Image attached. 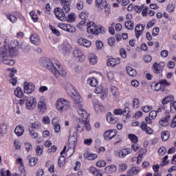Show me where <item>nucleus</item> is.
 <instances>
[{
	"instance_id": "obj_46",
	"label": "nucleus",
	"mask_w": 176,
	"mask_h": 176,
	"mask_svg": "<svg viewBox=\"0 0 176 176\" xmlns=\"http://www.w3.org/2000/svg\"><path fill=\"white\" fill-rule=\"evenodd\" d=\"M105 170H108L109 173H116V166L110 165L105 168Z\"/></svg>"
},
{
	"instance_id": "obj_37",
	"label": "nucleus",
	"mask_w": 176,
	"mask_h": 176,
	"mask_svg": "<svg viewBox=\"0 0 176 176\" xmlns=\"http://www.w3.org/2000/svg\"><path fill=\"white\" fill-rule=\"evenodd\" d=\"M89 61L90 64L94 65V64H97V56L94 55V54H90L88 56Z\"/></svg>"
},
{
	"instance_id": "obj_22",
	"label": "nucleus",
	"mask_w": 176,
	"mask_h": 176,
	"mask_svg": "<svg viewBox=\"0 0 176 176\" xmlns=\"http://www.w3.org/2000/svg\"><path fill=\"white\" fill-rule=\"evenodd\" d=\"M110 91L113 94V98L115 101H118L119 100V89L116 87V86H111L110 88Z\"/></svg>"
},
{
	"instance_id": "obj_7",
	"label": "nucleus",
	"mask_w": 176,
	"mask_h": 176,
	"mask_svg": "<svg viewBox=\"0 0 176 176\" xmlns=\"http://www.w3.org/2000/svg\"><path fill=\"white\" fill-rule=\"evenodd\" d=\"M82 118H78L77 120V124L76 125L78 129H82L83 127V125L85 127V129L87 131H90L91 130V126H90V124L87 122V116L86 118L82 117Z\"/></svg>"
},
{
	"instance_id": "obj_42",
	"label": "nucleus",
	"mask_w": 176,
	"mask_h": 176,
	"mask_svg": "<svg viewBox=\"0 0 176 176\" xmlns=\"http://www.w3.org/2000/svg\"><path fill=\"white\" fill-rule=\"evenodd\" d=\"M32 128L36 129V130H41V129H42V124L38 121H36L32 123Z\"/></svg>"
},
{
	"instance_id": "obj_47",
	"label": "nucleus",
	"mask_w": 176,
	"mask_h": 176,
	"mask_svg": "<svg viewBox=\"0 0 176 176\" xmlns=\"http://www.w3.org/2000/svg\"><path fill=\"white\" fill-rule=\"evenodd\" d=\"M118 170L120 173H123L127 170V164H120L118 166Z\"/></svg>"
},
{
	"instance_id": "obj_30",
	"label": "nucleus",
	"mask_w": 176,
	"mask_h": 176,
	"mask_svg": "<svg viewBox=\"0 0 176 176\" xmlns=\"http://www.w3.org/2000/svg\"><path fill=\"white\" fill-rule=\"evenodd\" d=\"M70 50H71V45L69 44L65 43L62 45V51L63 54H69Z\"/></svg>"
},
{
	"instance_id": "obj_45",
	"label": "nucleus",
	"mask_w": 176,
	"mask_h": 176,
	"mask_svg": "<svg viewBox=\"0 0 176 176\" xmlns=\"http://www.w3.org/2000/svg\"><path fill=\"white\" fill-rule=\"evenodd\" d=\"M75 19H76V16L74 13H70L67 15V21L69 23H74Z\"/></svg>"
},
{
	"instance_id": "obj_21",
	"label": "nucleus",
	"mask_w": 176,
	"mask_h": 176,
	"mask_svg": "<svg viewBox=\"0 0 176 176\" xmlns=\"http://www.w3.org/2000/svg\"><path fill=\"white\" fill-rule=\"evenodd\" d=\"M53 74L56 78H60V76H65V75H67V72L63 69L61 66L59 65V68L55 69Z\"/></svg>"
},
{
	"instance_id": "obj_40",
	"label": "nucleus",
	"mask_w": 176,
	"mask_h": 176,
	"mask_svg": "<svg viewBox=\"0 0 176 176\" xmlns=\"http://www.w3.org/2000/svg\"><path fill=\"white\" fill-rule=\"evenodd\" d=\"M126 72L130 76H135L137 75V71L131 67H126Z\"/></svg>"
},
{
	"instance_id": "obj_59",
	"label": "nucleus",
	"mask_w": 176,
	"mask_h": 176,
	"mask_svg": "<svg viewBox=\"0 0 176 176\" xmlns=\"http://www.w3.org/2000/svg\"><path fill=\"white\" fill-rule=\"evenodd\" d=\"M43 152V148L41 146H38L36 149V153L38 155V156H41Z\"/></svg>"
},
{
	"instance_id": "obj_54",
	"label": "nucleus",
	"mask_w": 176,
	"mask_h": 176,
	"mask_svg": "<svg viewBox=\"0 0 176 176\" xmlns=\"http://www.w3.org/2000/svg\"><path fill=\"white\" fill-rule=\"evenodd\" d=\"M76 8L78 10H82V9H83V1L78 0L76 1Z\"/></svg>"
},
{
	"instance_id": "obj_63",
	"label": "nucleus",
	"mask_w": 176,
	"mask_h": 176,
	"mask_svg": "<svg viewBox=\"0 0 176 176\" xmlns=\"http://www.w3.org/2000/svg\"><path fill=\"white\" fill-rule=\"evenodd\" d=\"M19 171L22 176H27V172H25V169L24 168V166H20Z\"/></svg>"
},
{
	"instance_id": "obj_2",
	"label": "nucleus",
	"mask_w": 176,
	"mask_h": 176,
	"mask_svg": "<svg viewBox=\"0 0 176 176\" xmlns=\"http://www.w3.org/2000/svg\"><path fill=\"white\" fill-rule=\"evenodd\" d=\"M87 26V33L93 34L94 35H98L99 34H105V28L100 26H97L94 22H89L86 25Z\"/></svg>"
},
{
	"instance_id": "obj_11",
	"label": "nucleus",
	"mask_w": 176,
	"mask_h": 176,
	"mask_svg": "<svg viewBox=\"0 0 176 176\" xmlns=\"http://www.w3.org/2000/svg\"><path fill=\"white\" fill-rule=\"evenodd\" d=\"M3 58H9V49L5 45L0 47V61Z\"/></svg>"
},
{
	"instance_id": "obj_5",
	"label": "nucleus",
	"mask_w": 176,
	"mask_h": 176,
	"mask_svg": "<svg viewBox=\"0 0 176 176\" xmlns=\"http://www.w3.org/2000/svg\"><path fill=\"white\" fill-rule=\"evenodd\" d=\"M41 65H43V67H45V68H47V69L51 71L52 72V74H54V72L55 69H56V68H60V65L56 64L54 65V64H53V62L52 61V60H50L49 58L43 60L41 61Z\"/></svg>"
},
{
	"instance_id": "obj_55",
	"label": "nucleus",
	"mask_w": 176,
	"mask_h": 176,
	"mask_svg": "<svg viewBox=\"0 0 176 176\" xmlns=\"http://www.w3.org/2000/svg\"><path fill=\"white\" fill-rule=\"evenodd\" d=\"M96 49H98V50H101V49L104 47V43H102V41H96Z\"/></svg>"
},
{
	"instance_id": "obj_23",
	"label": "nucleus",
	"mask_w": 176,
	"mask_h": 176,
	"mask_svg": "<svg viewBox=\"0 0 176 176\" xmlns=\"http://www.w3.org/2000/svg\"><path fill=\"white\" fill-rule=\"evenodd\" d=\"M144 30H145V25H143L141 24L136 25L135 31V36H136V38H138H138H140V36H141V35H142V32Z\"/></svg>"
},
{
	"instance_id": "obj_25",
	"label": "nucleus",
	"mask_w": 176,
	"mask_h": 176,
	"mask_svg": "<svg viewBox=\"0 0 176 176\" xmlns=\"http://www.w3.org/2000/svg\"><path fill=\"white\" fill-rule=\"evenodd\" d=\"M30 42L33 43V45H38L41 43V37H39L36 34H33L30 36Z\"/></svg>"
},
{
	"instance_id": "obj_1",
	"label": "nucleus",
	"mask_w": 176,
	"mask_h": 176,
	"mask_svg": "<svg viewBox=\"0 0 176 176\" xmlns=\"http://www.w3.org/2000/svg\"><path fill=\"white\" fill-rule=\"evenodd\" d=\"M67 93L71 96L72 98L74 100L76 106L78 107V112L81 118H87V111L83 109V99L80 98L78 92L72 85H69L67 86Z\"/></svg>"
},
{
	"instance_id": "obj_24",
	"label": "nucleus",
	"mask_w": 176,
	"mask_h": 176,
	"mask_svg": "<svg viewBox=\"0 0 176 176\" xmlns=\"http://www.w3.org/2000/svg\"><path fill=\"white\" fill-rule=\"evenodd\" d=\"M140 128L142 129V131H144L146 133V134H152V133H153V130H152L151 127H148V125L144 121L141 122Z\"/></svg>"
},
{
	"instance_id": "obj_43",
	"label": "nucleus",
	"mask_w": 176,
	"mask_h": 176,
	"mask_svg": "<svg viewBox=\"0 0 176 176\" xmlns=\"http://www.w3.org/2000/svg\"><path fill=\"white\" fill-rule=\"evenodd\" d=\"M129 140H131V142H133V144H137V142H138V138L137 137V135H135L134 134H129Z\"/></svg>"
},
{
	"instance_id": "obj_27",
	"label": "nucleus",
	"mask_w": 176,
	"mask_h": 176,
	"mask_svg": "<svg viewBox=\"0 0 176 176\" xmlns=\"http://www.w3.org/2000/svg\"><path fill=\"white\" fill-rule=\"evenodd\" d=\"M131 152H133V149L130 148H124L119 152L118 156L119 157H124L129 153H131Z\"/></svg>"
},
{
	"instance_id": "obj_62",
	"label": "nucleus",
	"mask_w": 176,
	"mask_h": 176,
	"mask_svg": "<svg viewBox=\"0 0 176 176\" xmlns=\"http://www.w3.org/2000/svg\"><path fill=\"white\" fill-rule=\"evenodd\" d=\"M166 152H167V149L166 148V147H164V146L161 147L158 150L159 155H161L162 156H163V155H164Z\"/></svg>"
},
{
	"instance_id": "obj_61",
	"label": "nucleus",
	"mask_w": 176,
	"mask_h": 176,
	"mask_svg": "<svg viewBox=\"0 0 176 176\" xmlns=\"http://www.w3.org/2000/svg\"><path fill=\"white\" fill-rule=\"evenodd\" d=\"M30 135L32 137V138H38L39 137L38 133L35 132L34 130L30 131Z\"/></svg>"
},
{
	"instance_id": "obj_57",
	"label": "nucleus",
	"mask_w": 176,
	"mask_h": 176,
	"mask_svg": "<svg viewBox=\"0 0 176 176\" xmlns=\"http://www.w3.org/2000/svg\"><path fill=\"white\" fill-rule=\"evenodd\" d=\"M144 8H145L144 5H142V6H134V9H135V12H137V13H141V12L144 9Z\"/></svg>"
},
{
	"instance_id": "obj_9",
	"label": "nucleus",
	"mask_w": 176,
	"mask_h": 176,
	"mask_svg": "<svg viewBox=\"0 0 176 176\" xmlns=\"http://www.w3.org/2000/svg\"><path fill=\"white\" fill-rule=\"evenodd\" d=\"M57 26L60 30L63 31H66L67 32H70L71 34H74V32H76V28L72 25L67 24L64 23H58Z\"/></svg>"
},
{
	"instance_id": "obj_8",
	"label": "nucleus",
	"mask_w": 176,
	"mask_h": 176,
	"mask_svg": "<svg viewBox=\"0 0 176 176\" xmlns=\"http://www.w3.org/2000/svg\"><path fill=\"white\" fill-rule=\"evenodd\" d=\"M96 4L97 8H99L100 10H104L107 14H109V12H111V6L109 4L107 3L105 1L102 0H96Z\"/></svg>"
},
{
	"instance_id": "obj_56",
	"label": "nucleus",
	"mask_w": 176,
	"mask_h": 176,
	"mask_svg": "<svg viewBox=\"0 0 176 176\" xmlns=\"http://www.w3.org/2000/svg\"><path fill=\"white\" fill-rule=\"evenodd\" d=\"M97 167H105L107 166V162L105 160H100L96 163Z\"/></svg>"
},
{
	"instance_id": "obj_49",
	"label": "nucleus",
	"mask_w": 176,
	"mask_h": 176,
	"mask_svg": "<svg viewBox=\"0 0 176 176\" xmlns=\"http://www.w3.org/2000/svg\"><path fill=\"white\" fill-rule=\"evenodd\" d=\"M140 107V100L138 98H134L133 100V108L137 109Z\"/></svg>"
},
{
	"instance_id": "obj_19",
	"label": "nucleus",
	"mask_w": 176,
	"mask_h": 176,
	"mask_svg": "<svg viewBox=\"0 0 176 176\" xmlns=\"http://www.w3.org/2000/svg\"><path fill=\"white\" fill-rule=\"evenodd\" d=\"M34 90L35 85H34V83L29 82L28 84H24V91L26 94H31Z\"/></svg>"
},
{
	"instance_id": "obj_35",
	"label": "nucleus",
	"mask_w": 176,
	"mask_h": 176,
	"mask_svg": "<svg viewBox=\"0 0 176 176\" xmlns=\"http://www.w3.org/2000/svg\"><path fill=\"white\" fill-rule=\"evenodd\" d=\"M117 64H119V60H117L116 58H110L107 60L109 67H115Z\"/></svg>"
},
{
	"instance_id": "obj_32",
	"label": "nucleus",
	"mask_w": 176,
	"mask_h": 176,
	"mask_svg": "<svg viewBox=\"0 0 176 176\" xmlns=\"http://www.w3.org/2000/svg\"><path fill=\"white\" fill-rule=\"evenodd\" d=\"M1 63H3L4 64H6V65H14L16 61H14V60L13 59H10L9 58H5L3 59H1V60H0Z\"/></svg>"
},
{
	"instance_id": "obj_58",
	"label": "nucleus",
	"mask_w": 176,
	"mask_h": 176,
	"mask_svg": "<svg viewBox=\"0 0 176 176\" xmlns=\"http://www.w3.org/2000/svg\"><path fill=\"white\" fill-rule=\"evenodd\" d=\"M149 118L151 119H155L156 117L157 116V112L156 111H151L150 113H149Z\"/></svg>"
},
{
	"instance_id": "obj_4",
	"label": "nucleus",
	"mask_w": 176,
	"mask_h": 176,
	"mask_svg": "<svg viewBox=\"0 0 176 176\" xmlns=\"http://www.w3.org/2000/svg\"><path fill=\"white\" fill-rule=\"evenodd\" d=\"M56 106L58 111L64 112V111H67L69 109L70 103L69 100H67L64 98H60L57 100Z\"/></svg>"
},
{
	"instance_id": "obj_38",
	"label": "nucleus",
	"mask_w": 176,
	"mask_h": 176,
	"mask_svg": "<svg viewBox=\"0 0 176 176\" xmlns=\"http://www.w3.org/2000/svg\"><path fill=\"white\" fill-rule=\"evenodd\" d=\"M21 49L25 52H30L31 50V46L28 43L23 42L21 45Z\"/></svg>"
},
{
	"instance_id": "obj_34",
	"label": "nucleus",
	"mask_w": 176,
	"mask_h": 176,
	"mask_svg": "<svg viewBox=\"0 0 176 176\" xmlns=\"http://www.w3.org/2000/svg\"><path fill=\"white\" fill-rule=\"evenodd\" d=\"M84 157L87 160H94L95 159H97L98 155L97 154L86 153L84 154Z\"/></svg>"
},
{
	"instance_id": "obj_3",
	"label": "nucleus",
	"mask_w": 176,
	"mask_h": 176,
	"mask_svg": "<svg viewBox=\"0 0 176 176\" xmlns=\"http://www.w3.org/2000/svg\"><path fill=\"white\" fill-rule=\"evenodd\" d=\"M9 57H16L19 55V41L14 40L8 47Z\"/></svg>"
},
{
	"instance_id": "obj_16",
	"label": "nucleus",
	"mask_w": 176,
	"mask_h": 176,
	"mask_svg": "<svg viewBox=\"0 0 176 176\" xmlns=\"http://www.w3.org/2000/svg\"><path fill=\"white\" fill-rule=\"evenodd\" d=\"M38 108L39 112H42V113L46 111V100H45L43 97L40 98V100L38 103Z\"/></svg>"
},
{
	"instance_id": "obj_18",
	"label": "nucleus",
	"mask_w": 176,
	"mask_h": 176,
	"mask_svg": "<svg viewBox=\"0 0 176 176\" xmlns=\"http://www.w3.org/2000/svg\"><path fill=\"white\" fill-rule=\"evenodd\" d=\"M164 62H160V63H155L153 64L155 74H161V72H163V68H164Z\"/></svg>"
},
{
	"instance_id": "obj_60",
	"label": "nucleus",
	"mask_w": 176,
	"mask_h": 176,
	"mask_svg": "<svg viewBox=\"0 0 176 176\" xmlns=\"http://www.w3.org/2000/svg\"><path fill=\"white\" fill-rule=\"evenodd\" d=\"M143 112H145V113H148V112L152 111V106H144L142 107Z\"/></svg>"
},
{
	"instance_id": "obj_13",
	"label": "nucleus",
	"mask_w": 176,
	"mask_h": 176,
	"mask_svg": "<svg viewBox=\"0 0 176 176\" xmlns=\"http://www.w3.org/2000/svg\"><path fill=\"white\" fill-rule=\"evenodd\" d=\"M115 135H116V130L115 129L106 131L104 133V138L106 141L112 140Z\"/></svg>"
},
{
	"instance_id": "obj_64",
	"label": "nucleus",
	"mask_w": 176,
	"mask_h": 176,
	"mask_svg": "<svg viewBox=\"0 0 176 176\" xmlns=\"http://www.w3.org/2000/svg\"><path fill=\"white\" fill-rule=\"evenodd\" d=\"M64 11V9L60 8H57L54 10L55 16L57 17L62 12Z\"/></svg>"
},
{
	"instance_id": "obj_15",
	"label": "nucleus",
	"mask_w": 176,
	"mask_h": 176,
	"mask_svg": "<svg viewBox=\"0 0 176 176\" xmlns=\"http://www.w3.org/2000/svg\"><path fill=\"white\" fill-rule=\"evenodd\" d=\"M77 43L80 46H84L85 47H90V46H91V41L85 38H79L77 40Z\"/></svg>"
},
{
	"instance_id": "obj_17",
	"label": "nucleus",
	"mask_w": 176,
	"mask_h": 176,
	"mask_svg": "<svg viewBox=\"0 0 176 176\" xmlns=\"http://www.w3.org/2000/svg\"><path fill=\"white\" fill-rule=\"evenodd\" d=\"M74 57H77L80 63L85 61V55L83 54V52H82V50H80L79 48L74 50Z\"/></svg>"
},
{
	"instance_id": "obj_20",
	"label": "nucleus",
	"mask_w": 176,
	"mask_h": 176,
	"mask_svg": "<svg viewBox=\"0 0 176 176\" xmlns=\"http://www.w3.org/2000/svg\"><path fill=\"white\" fill-rule=\"evenodd\" d=\"M170 116L171 115H170V113H168V114L166 116V117L162 118L159 123L161 126H162L163 127H167V126H168L169 122L170 120Z\"/></svg>"
},
{
	"instance_id": "obj_31",
	"label": "nucleus",
	"mask_w": 176,
	"mask_h": 176,
	"mask_svg": "<svg viewBox=\"0 0 176 176\" xmlns=\"http://www.w3.org/2000/svg\"><path fill=\"white\" fill-rule=\"evenodd\" d=\"M88 85H90L92 87H96L98 85V81L94 77H90L87 80Z\"/></svg>"
},
{
	"instance_id": "obj_53",
	"label": "nucleus",
	"mask_w": 176,
	"mask_h": 176,
	"mask_svg": "<svg viewBox=\"0 0 176 176\" xmlns=\"http://www.w3.org/2000/svg\"><path fill=\"white\" fill-rule=\"evenodd\" d=\"M94 108H95V111H96V112H100V111L101 112H102V110L104 109V106L99 104H96L94 105Z\"/></svg>"
},
{
	"instance_id": "obj_33",
	"label": "nucleus",
	"mask_w": 176,
	"mask_h": 176,
	"mask_svg": "<svg viewBox=\"0 0 176 176\" xmlns=\"http://www.w3.org/2000/svg\"><path fill=\"white\" fill-rule=\"evenodd\" d=\"M162 85L163 86H170V82H167V80L164 79L159 81V83L156 84V87L159 86L158 88H157V90H160L162 89Z\"/></svg>"
},
{
	"instance_id": "obj_48",
	"label": "nucleus",
	"mask_w": 176,
	"mask_h": 176,
	"mask_svg": "<svg viewBox=\"0 0 176 176\" xmlns=\"http://www.w3.org/2000/svg\"><path fill=\"white\" fill-rule=\"evenodd\" d=\"M140 170L137 169L136 168H133L131 169H129L128 171L129 175H135L136 174H138V172Z\"/></svg>"
},
{
	"instance_id": "obj_28",
	"label": "nucleus",
	"mask_w": 176,
	"mask_h": 176,
	"mask_svg": "<svg viewBox=\"0 0 176 176\" xmlns=\"http://www.w3.org/2000/svg\"><path fill=\"white\" fill-rule=\"evenodd\" d=\"M57 120V118H54L52 120V124L54 126V130L55 133H58L60 131V129H61V126H60Z\"/></svg>"
},
{
	"instance_id": "obj_52",
	"label": "nucleus",
	"mask_w": 176,
	"mask_h": 176,
	"mask_svg": "<svg viewBox=\"0 0 176 176\" xmlns=\"http://www.w3.org/2000/svg\"><path fill=\"white\" fill-rule=\"evenodd\" d=\"M170 113H175L176 112V102H171L170 104Z\"/></svg>"
},
{
	"instance_id": "obj_12",
	"label": "nucleus",
	"mask_w": 176,
	"mask_h": 176,
	"mask_svg": "<svg viewBox=\"0 0 176 176\" xmlns=\"http://www.w3.org/2000/svg\"><path fill=\"white\" fill-rule=\"evenodd\" d=\"M25 104L28 109H34L36 107V99L34 97L28 98Z\"/></svg>"
},
{
	"instance_id": "obj_36",
	"label": "nucleus",
	"mask_w": 176,
	"mask_h": 176,
	"mask_svg": "<svg viewBox=\"0 0 176 176\" xmlns=\"http://www.w3.org/2000/svg\"><path fill=\"white\" fill-rule=\"evenodd\" d=\"M27 160H29V166L30 167H34L38 163V160L35 159V157H31L30 155L27 157Z\"/></svg>"
},
{
	"instance_id": "obj_26",
	"label": "nucleus",
	"mask_w": 176,
	"mask_h": 176,
	"mask_svg": "<svg viewBox=\"0 0 176 176\" xmlns=\"http://www.w3.org/2000/svg\"><path fill=\"white\" fill-rule=\"evenodd\" d=\"M107 120L111 124H115L118 122V118L115 117L111 113H108L107 116Z\"/></svg>"
},
{
	"instance_id": "obj_29",
	"label": "nucleus",
	"mask_w": 176,
	"mask_h": 176,
	"mask_svg": "<svg viewBox=\"0 0 176 176\" xmlns=\"http://www.w3.org/2000/svg\"><path fill=\"white\" fill-rule=\"evenodd\" d=\"M14 133L18 137H21L24 134V127L21 125L17 126L14 129Z\"/></svg>"
},
{
	"instance_id": "obj_14",
	"label": "nucleus",
	"mask_w": 176,
	"mask_h": 176,
	"mask_svg": "<svg viewBox=\"0 0 176 176\" xmlns=\"http://www.w3.org/2000/svg\"><path fill=\"white\" fill-rule=\"evenodd\" d=\"M60 3L64 12L69 13V10H71V0H60Z\"/></svg>"
},
{
	"instance_id": "obj_50",
	"label": "nucleus",
	"mask_w": 176,
	"mask_h": 176,
	"mask_svg": "<svg viewBox=\"0 0 176 176\" xmlns=\"http://www.w3.org/2000/svg\"><path fill=\"white\" fill-rule=\"evenodd\" d=\"M7 19H8L11 23H16V21H17V17L13 14H8Z\"/></svg>"
},
{
	"instance_id": "obj_6",
	"label": "nucleus",
	"mask_w": 176,
	"mask_h": 176,
	"mask_svg": "<svg viewBox=\"0 0 176 176\" xmlns=\"http://www.w3.org/2000/svg\"><path fill=\"white\" fill-rule=\"evenodd\" d=\"M79 17L81 19V21H80V23H78L77 24V27H78V28H82V25H87V24L89 23H90L91 21H89V12L86 11V10H83L80 14H79Z\"/></svg>"
},
{
	"instance_id": "obj_10",
	"label": "nucleus",
	"mask_w": 176,
	"mask_h": 176,
	"mask_svg": "<svg viewBox=\"0 0 176 176\" xmlns=\"http://www.w3.org/2000/svg\"><path fill=\"white\" fill-rule=\"evenodd\" d=\"M174 100V96L173 95H169L168 96H166L162 101V105L160 106L157 109V112H162V109H166V107L164 105L168 104V102H171Z\"/></svg>"
},
{
	"instance_id": "obj_41",
	"label": "nucleus",
	"mask_w": 176,
	"mask_h": 176,
	"mask_svg": "<svg viewBox=\"0 0 176 176\" xmlns=\"http://www.w3.org/2000/svg\"><path fill=\"white\" fill-rule=\"evenodd\" d=\"M14 93L16 97H19V98H21V97H23V91L21 90V88H20V87H17L14 90Z\"/></svg>"
},
{
	"instance_id": "obj_39",
	"label": "nucleus",
	"mask_w": 176,
	"mask_h": 176,
	"mask_svg": "<svg viewBox=\"0 0 176 176\" xmlns=\"http://www.w3.org/2000/svg\"><path fill=\"white\" fill-rule=\"evenodd\" d=\"M161 138L162 141H167L170 138V132L168 131H163L161 133Z\"/></svg>"
},
{
	"instance_id": "obj_44",
	"label": "nucleus",
	"mask_w": 176,
	"mask_h": 176,
	"mask_svg": "<svg viewBox=\"0 0 176 176\" xmlns=\"http://www.w3.org/2000/svg\"><path fill=\"white\" fill-rule=\"evenodd\" d=\"M126 30H133L134 29V23L132 21H128L124 24Z\"/></svg>"
},
{
	"instance_id": "obj_51",
	"label": "nucleus",
	"mask_w": 176,
	"mask_h": 176,
	"mask_svg": "<svg viewBox=\"0 0 176 176\" xmlns=\"http://www.w3.org/2000/svg\"><path fill=\"white\" fill-rule=\"evenodd\" d=\"M65 11H62L59 15L56 16V19L58 20H60V21H65V13H64Z\"/></svg>"
}]
</instances>
